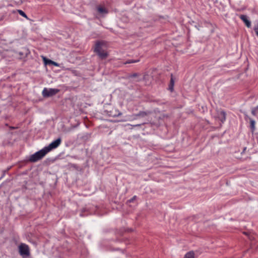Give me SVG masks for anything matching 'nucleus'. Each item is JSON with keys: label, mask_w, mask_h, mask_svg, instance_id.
Segmentation results:
<instances>
[{"label": "nucleus", "mask_w": 258, "mask_h": 258, "mask_svg": "<svg viewBox=\"0 0 258 258\" xmlns=\"http://www.w3.org/2000/svg\"><path fill=\"white\" fill-rule=\"evenodd\" d=\"M46 154L47 152L43 148L41 150L31 155L29 158V161L32 162H35L42 159Z\"/></svg>", "instance_id": "2"}, {"label": "nucleus", "mask_w": 258, "mask_h": 258, "mask_svg": "<svg viewBox=\"0 0 258 258\" xmlns=\"http://www.w3.org/2000/svg\"><path fill=\"white\" fill-rule=\"evenodd\" d=\"M97 11L100 14L102 15L108 13L107 10L102 6H98L97 7Z\"/></svg>", "instance_id": "10"}, {"label": "nucleus", "mask_w": 258, "mask_h": 258, "mask_svg": "<svg viewBox=\"0 0 258 258\" xmlns=\"http://www.w3.org/2000/svg\"><path fill=\"white\" fill-rule=\"evenodd\" d=\"M140 124H135V125H134L133 126L135 127V126H140Z\"/></svg>", "instance_id": "20"}, {"label": "nucleus", "mask_w": 258, "mask_h": 258, "mask_svg": "<svg viewBox=\"0 0 258 258\" xmlns=\"http://www.w3.org/2000/svg\"><path fill=\"white\" fill-rule=\"evenodd\" d=\"M137 198V197L136 196H134L132 199H131L130 200H128V202L131 203L133 202L135 200H136Z\"/></svg>", "instance_id": "17"}, {"label": "nucleus", "mask_w": 258, "mask_h": 258, "mask_svg": "<svg viewBox=\"0 0 258 258\" xmlns=\"http://www.w3.org/2000/svg\"><path fill=\"white\" fill-rule=\"evenodd\" d=\"M43 60L46 64H52L56 67H59V64L55 61H53L50 59H46L45 57H43Z\"/></svg>", "instance_id": "9"}, {"label": "nucleus", "mask_w": 258, "mask_h": 258, "mask_svg": "<svg viewBox=\"0 0 258 258\" xmlns=\"http://www.w3.org/2000/svg\"><path fill=\"white\" fill-rule=\"evenodd\" d=\"M107 47V43L105 41H98L96 43L94 51L101 58L104 59L108 55V54L106 52Z\"/></svg>", "instance_id": "1"}, {"label": "nucleus", "mask_w": 258, "mask_h": 258, "mask_svg": "<svg viewBox=\"0 0 258 258\" xmlns=\"http://www.w3.org/2000/svg\"><path fill=\"white\" fill-rule=\"evenodd\" d=\"M218 118L222 123L224 122L226 119V114L223 111H220L218 113Z\"/></svg>", "instance_id": "8"}, {"label": "nucleus", "mask_w": 258, "mask_h": 258, "mask_svg": "<svg viewBox=\"0 0 258 258\" xmlns=\"http://www.w3.org/2000/svg\"><path fill=\"white\" fill-rule=\"evenodd\" d=\"M137 76V74H134L133 75L131 76V77H135Z\"/></svg>", "instance_id": "19"}, {"label": "nucleus", "mask_w": 258, "mask_h": 258, "mask_svg": "<svg viewBox=\"0 0 258 258\" xmlns=\"http://www.w3.org/2000/svg\"><path fill=\"white\" fill-rule=\"evenodd\" d=\"M249 119L250 120V127L252 130H254L255 127V121L250 118Z\"/></svg>", "instance_id": "14"}, {"label": "nucleus", "mask_w": 258, "mask_h": 258, "mask_svg": "<svg viewBox=\"0 0 258 258\" xmlns=\"http://www.w3.org/2000/svg\"><path fill=\"white\" fill-rule=\"evenodd\" d=\"M194 253L192 251L187 252L184 256V258H194Z\"/></svg>", "instance_id": "13"}, {"label": "nucleus", "mask_w": 258, "mask_h": 258, "mask_svg": "<svg viewBox=\"0 0 258 258\" xmlns=\"http://www.w3.org/2000/svg\"><path fill=\"white\" fill-rule=\"evenodd\" d=\"M59 91L57 89L44 88L42 92V94L44 97H49L55 95Z\"/></svg>", "instance_id": "4"}, {"label": "nucleus", "mask_w": 258, "mask_h": 258, "mask_svg": "<svg viewBox=\"0 0 258 258\" xmlns=\"http://www.w3.org/2000/svg\"><path fill=\"white\" fill-rule=\"evenodd\" d=\"M251 113L255 116H257L258 115V106L252 109Z\"/></svg>", "instance_id": "11"}, {"label": "nucleus", "mask_w": 258, "mask_h": 258, "mask_svg": "<svg viewBox=\"0 0 258 258\" xmlns=\"http://www.w3.org/2000/svg\"><path fill=\"white\" fill-rule=\"evenodd\" d=\"M149 111H140L139 113L133 115L128 117L126 120H132L137 119L138 117H144L149 114Z\"/></svg>", "instance_id": "6"}, {"label": "nucleus", "mask_w": 258, "mask_h": 258, "mask_svg": "<svg viewBox=\"0 0 258 258\" xmlns=\"http://www.w3.org/2000/svg\"><path fill=\"white\" fill-rule=\"evenodd\" d=\"M254 30L255 31V33L256 36L258 37V25L256 27H255L254 28Z\"/></svg>", "instance_id": "16"}, {"label": "nucleus", "mask_w": 258, "mask_h": 258, "mask_svg": "<svg viewBox=\"0 0 258 258\" xmlns=\"http://www.w3.org/2000/svg\"><path fill=\"white\" fill-rule=\"evenodd\" d=\"M138 61H139V60H130L129 61L127 62V63H134V62H137Z\"/></svg>", "instance_id": "18"}, {"label": "nucleus", "mask_w": 258, "mask_h": 258, "mask_svg": "<svg viewBox=\"0 0 258 258\" xmlns=\"http://www.w3.org/2000/svg\"><path fill=\"white\" fill-rule=\"evenodd\" d=\"M173 86H174V81H173V79L172 78V76H171V78L170 84L169 86V89L171 91H172V90H173Z\"/></svg>", "instance_id": "12"}, {"label": "nucleus", "mask_w": 258, "mask_h": 258, "mask_svg": "<svg viewBox=\"0 0 258 258\" xmlns=\"http://www.w3.org/2000/svg\"><path fill=\"white\" fill-rule=\"evenodd\" d=\"M61 142V139L58 138L56 140L51 142L48 146L45 147L44 148V149H45V150L46 151V152L47 153L49 152H50L51 150L54 149L56 148L57 147H58L60 145Z\"/></svg>", "instance_id": "5"}, {"label": "nucleus", "mask_w": 258, "mask_h": 258, "mask_svg": "<svg viewBox=\"0 0 258 258\" xmlns=\"http://www.w3.org/2000/svg\"><path fill=\"white\" fill-rule=\"evenodd\" d=\"M121 113H119L118 114V115H120Z\"/></svg>", "instance_id": "21"}, {"label": "nucleus", "mask_w": 258, "mask_h": 258, "mask_svg": "<svg viewBox=\"0 0 258 258\" xmlns=\"http://www.w3.org/2000/svg\"><path fill=\"white\" fill-rule=\"evenodd\" d=\"M18 12L22 17H23L24 18H27V15H26V14L23 11H22L21 10H18Z\"/></svg>", "instance_id": "15"}, {"label": "nucleus", "mask_w": 258, "mask_h": 258, "mask_svg": "<svg viewBox=\"0 0 258 258\" xmlns=\"http://www.w3.org/2000/svg\"><path fill=\"white\" fill-rule=\"evenodd\" d=\"M240 18L241 19V20H242L244 22L246 26L248 28L250 27L251 23L248 20H247L246 16L244 15H241L240 16Z\"/></svg>", "instance_id": "7"}, {"label": "nucleus", "mask_w": 258, "mask_h": 258, "mask_svg": "<svg viewBox=\"0 0 258 258\" xmlns=\"http://www.w3.org/2000/svg\"><path fill=\"white\" fill-rule=\"evenodd\" d=\"M19 252L22 256H28L30 255V249L28 245L25 243H21L19 247Z\"/></svg>", "instance_id": "3"}]
</instances>
